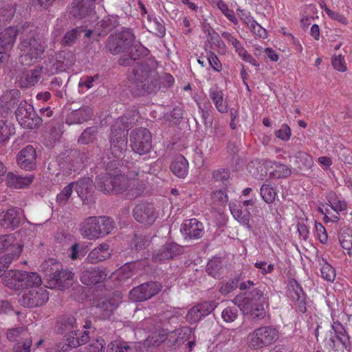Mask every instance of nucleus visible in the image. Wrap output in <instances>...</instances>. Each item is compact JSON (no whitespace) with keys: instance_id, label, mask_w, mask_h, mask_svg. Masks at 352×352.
<instances>
[{"instance_id":"ddd939ff","label":"nucleus","mask_w":352,"mask_h":352,"mask_svg":"<svg viewBox=\"0 0 352 352\" xmlns=\"http://www.w3.org/2000/svg\"><path fill=\"white\" fill-rule=\"evenodd\" d=\"M74 278V274L71 270L63 269L56 270L50 276L45 287L50 289L57 288L60 290H64L72 284Z\"/></svg>"},{"instance_id":"9b49d317","label":"nucleus","mask_w":352,"mask_h":352,"mask_svg":"<svg viewBox=\"0 0 352 352\" xmlns=\"http://www.w3.org/2000/svg\"><path fill=\"white\" fill-rule=\"evenodd\" d=\"M48 299L47 291L44 287H37L25 291L19 301L22 306L32 308L42 306L47 302Z\"/></svg>"},{"instance_id":"c03bdc74","label":"nucleus","mask_w":352,"mask_h":352,"mask_svg":"<svg viewBox=\"0 0 352 352\" xmlns=\"http://www.w3.org/2000/svg\"><path fill=\"white\" fill-rule=\"evenodd\" d=\"M295 162L298 165L299 168L309 169L314 164L312 157L303 151H298L296 153Z\"/></svg>"},{"instance_id":"13d9d810","label":"nucleus","mask_w":352,"mask_h":352,"mask_svg":"<svg viewBox=\"0 0 352 352\" xmlns=\"http://www.w3.org/2000/svg\"><path fill=\"white\" fill-rule=\"evenodd\" d=\"M321 276L326 280L333 282L336 278L334 268L327 263H325L320 270Z\"/></svg>"},{"instance_id":"c85d7f7f","label":"nucleus","mask_w":352,"mask_h":352,"mask_svg":"<svg viewBox=\"0 0 352 352\" xmlns=\"http://www.w3.org/2000/svg\"><path fill=\"white\" fill-rule=\"evenodd\" d=\"M230 209L233 217L241 225L251 229L250 225V212L247 209H243L241 205H236L234 203L230 204Z\"/></svg>"},{"instance_id":"e433bc0d","label":"nucleus","mask_w":352,"mask_h":352,"mask_svg":"<svg viewBox=\"0 0 352 352\" xmlns=\"http://www.w3.org/2000/svg\"><path fill=\"white\" fill-rule=\"evenodd\" d=\"M41 69L36 68L28 71L21 77L20 82L23 87L35 85L41 78Z\"/></svg>"},{"instance_id":"4468645a","label":"nucleus","mask_w":352,"mask_h":352,"mask_svg":"<svg viewBox=\"0 0 352 352\" xmlns=\"http://www.w3.org/2000/svg\"><path fill=\"white\" fill-rule=\"evenodd\" d=\"M289 298L295 303L301 313L307 311V296L299 283L295 280H289L287 285Z\"/></svg>"},{"instance_id":"ea45409f","label":"nucleus","mask_w":352,"mask_h":352,"mask_svg":"<svg viewBox=\"0 0 352 352\" xmlns=\"http://www.w3.org/2000/svg\"><path fill=\"white\" fill-rule=\"evenodd\" d=\"M66 88L67 83H64V81L60 77L52 78L49 84V89L59 98H63L64 95L66 94Z\"/></svg>"},{"instance_id":"6e6d98bb","label":"nucleus","mask_w":352,"mask_h":352,"mask_svg":"<svg viewBox=\"0 0 352 352\" xmlns=\"http://www.w3.org/2000/svg\"><path fill=\"white\" fill-rule=\"evenodd\" d=\"M217 6L231 22L234 24L238 23V20L234 11L230 10L226 3L220 0L217 3Z\"/></svg>"},{"instance_id":"58836bf2","label":"nucleus","mask_w":352,"mask_h":352,"mask_svg":"<svg viewBox=\"0 0 352 352\" xmlns=\"http://www.w3.org/2000/svg\"><path fill=\"white\" fill-rule=\"evenodd\" d=\"M118 307V302L114 298L107 299L98 305L97 309L103 319H107L111 317L113 311Z\"/></svg>"},{"instance_id":"aec40b11","label":"nucleus","mask_w":352,"mask_h":352,"mask_svg":"<svg viewBox=\"0 0 352 352\" xmlns=\"http://www.w3.org/2000/svg\"><path fill=\"white\" fill-rule=\"evenodd\" d=\"M21 221L20 212L15 208H10L0 213V225L1 227L14 230L19 227Z\"/></svg>"},{"instance_id":"cd10ccee","label":"nucleus","mask_w":352,"mask_h":352,"mask_svg":"<svg viewBox=\"0 0 352 352\" xmlns=\"http://www.w3.org/2000/svg\"><path fill=\"white\" fill-rule=\"evenodd\" d=\"M77 327L76 319L73 316H63L57 321V331L60 334L74 333Z\"/></svg>"},{"instance_id":"c756f323","label":"nucleus","mask_w":352,"mask_h":352,"mask_svg":"<svg viewBox=\"0 0 352 352\" xmlns=\"http://www.w3.org/2000/svg\"><path fill=\"white\" fill-rule=\"evenodd\" d=\"M110 255L109 245L102 243L89 252L86 261L89 263H97L108 258Z\"/></svg>"},{"instance_id":"37998d69","label":"nucleus","mask_w":352,"mask_h":352,"mask_svg":"<svg viewBox=\"0 0 352 352\" xmlns=\"http://www.w3.org/2000/svg\"><path fill=\"white\" fill-rule=\"evenodd\" d=\"M248 302L246 304L252 303H268V297L264 294V289L262 287H256L250 292V297Z\"/></svg>"},{"instance_id":"20e7f679","label":"nucleus","mask_w":352,"mask_h":352,"mask_svg":"<svg viewBox=\"0 0 352 352\" xmlns=\"http://www.w3.org/2000/svg\"><path fill=\"white\" fill-rule=\"evenodd\" d=\"M114 228V221L111 218L100 216L89 217L80 224V232L85 239L93 240L103 237Z\"/></svg>"},{"instance_id":"72a5a7b5","label":"nucleus","mask_w":352,"mask_h":352,"mask_svg":"<svg viewBox=\"0 0 352 352\" xmlns=\"http://www.w3.org/2000/svg\"><path fill=\"white\" fill-rule=\"evenodd\" d=\"M333 318V323L331 324V328L334 331L336 339L342 344L344 348L346 349L350 346V337L346 332L344 327L339 322L334 321Z\"/></svg>"},{"instance_id":"a18cd8bd","label":"nucleus","mask_w":352,"mask_h":352,"mask_svg":"<svg viewBox=\"0 0 352 352\" xmlns=\"http://www.w3.org/2000/svg\"><path fill=\"white\" fill-rule=\"evenodd\" d=\"M182 331L181 329H177L168 333L166 332V342L168 346H179L184 342V338L181 336Z\"/></svg>"},{"instance_id":"5fc2aeb1","label":"nucleus","mask_w":352,"mask_h":352,"mask_svg":"<svg viewBox=\"0 0 352 352\" xmlns=\"http://www.w3.org/2000/svg\"><path fill=\"white\" fill-rule=\"evenodd\" d=\"M238 312L239 311L236 307H228L223 310L221 317L225 322H232L237 318Z\"/></svg>"},{"instance_id":"2eb2a0df","label":"nucleus","mask_w":352,"mask_h":352,"mask_svg":"<svg viewBox=\"0 0 352 352\" xmlns=\"http://www.w3.org/2000/svg\"><path fill=\"white\" fill-rule=\"evenodd\" d=\"M135 219L145 225L153 224L156 218L154 206L148 203H140L137 204L133 210Z\"/></svg>"},{"instance_id":"dca6fc26","label":"nucleus","mask_w":352,"mask_h":352,"mask_svg":"<svg viewBox=\"0 0 352 352\" xmlns=\"http://www.w3.org/2000/svg\"><path fill=\"white\" fill-rule=\"evenodd\" d=\"M183 253V247L175 243H167L161 248L155 251L152 259L155 262L162 263L172 259Z\"/></svg>"},{"instance_id":"052dcab7","label":"nucleus","mask_w":352,"mask_h":352,"mask_svg":"<svg viewBox=\"0 0 352 352\" xmlns=\"http://www.w3.org/2000/svg\"><path fill=\"white\" fill-rule=\"evenodd\" d=\"M129 348L126 342L115 340L108 345L107 352H127Z\"/></svg>"},{"instance_id":"69168bd1","label":"nucleus","mask_w":352,"mask_h":352,"mask_svg":"<svg viewBox=\"0 0 352 352\" xmlns=\"http://www.w3.org/2000/svg\"><path fill=\"white\" fill-rule=\"evenodd\" d=\"M217 305L218 303L215 301H207L197 305V307L199 308V310L201 314H203V316L204 318L212 313V311L217 307Z\"/></svg>"},{"instance_id":"1a4fd4ad","label":"nucleus","mask_w":352,"mask_h":352,"mask_svg":"<svg viewBox=\"0 0 352 352\" xmlns=\"http://www.w3.org/2000/svg\"><path fill=\"white\" fill-rule=\"evenodd\" d=\"M130 146L133 151L139 155L146 154L152 148L151 132L146 128H137L130 134Z\"/></svg>"},{"instance_id":"a211bd4d","label":"nucleus","mask_w":352,"mask_h":352,"mask_svg":"<svg viewBox=\"0 0 352 352\" xmlns=\"http://www.w3.org/2000/svg\"><path fill=\"white\" fill-rule=\"evenodd\" d=\"M80 280L85 285H93L103 282L107 277V274L98 267L82 268Z\"/></svg>"},{"instance_id":"4be33fe9","label":"nucleus","mask_w":352,"mask_h":352,"mask_svg":"<svg viewBox=\"0 0 352 352\" xmlns=\"http://www.w3.org/2000/svg\"><path fill=\"white\" fill-rule=\"evenodd\" d=\"M24 271L9 270L5 273L2 278L3 285L12 289H23L24 283Z\"/></svg>"},{"instance_id":"864d4df0","label":"nucleus","mask_w":352,"mask_h":352,"mask_svg":"<svg viewBox=\"0 0 352 352\" xmlns=\"http://www.w3.org/2000/svg\"><path fill=\"white\" fill-rule=\"evenodd\" d=\"M339 241L342 248L346 250L345 254L352 258V235L342 234L339 237Z\"/></svg>"},{"instance_id":"8fccbe9b","label":"nucleus","mask_w":352,"mask_h":352,"mask_svg":"<svg viewBox=\"0 0 352 352\" xmlns=\"http://www.w3.org/2000/svg\"><path fill=\"white\" fill-rule=\"evenodd\" d=\"M74 182L69 183L67 186H65L60 193L56 196V202L59 205H65L71 197Z\"/></svg>"},{"instance_id":"7c9ffc66","label":"nucleus","mask_w":352,"mask_h":352,"mask_svg":"<svg viewBox=\"0 0 352 352\" xmlns=\"http://www.w3.org/2000/svg\"><path fill=\"white\" fill-rule=\"evenodd\" d=\"M267 307L268 303L245 304L243 307V311L246 314L250 315L252 319L263 320L266 316L265 307Z\"/></svg>"},{"instance_id":"f8f14e48","label":"nucleus","mask_w":352,"mask_h":352,"mask_svg":"<svg viewBox=\"0 0 352 352\" xmlns=\"http://www.w3.org/2000/svg\"><path fill=\"white\" fill-rule=\"evenodd\" d=\"M162 289L158 282H148L134 287L129 292V298L136 302H142L151 298Z\"/></svg>"},{"instance_id":"2f4dec72","label":"nucleus","mask_w":352,"mask_h":352,"mask_svg":"<svg viewBox=\"0 0 352 352\" xmlns=\"http://www.w3.org/2000/svg\"><path fill=\"white\" fill-rule=\"evenodd\" d=\"M170 170L178 177H186L188 171L187 160L182 155H177L170 165Z\"/></svg>"},{"instance_id":"6e6552de","label":"nucleus","mask_w":352,"mask_h":352,"mask_svg":"<svg viewBox=\"0 0 352 352\" xmlns=\"http://www.w3.org/2000/svg\"><path fill=\"white\" fill-rule=\"evenodd\" d=\"M23 247L14 234L0 235V254L4 253L1 257L6 263H11L18 258Z\"/></svg>"},{"instance_id":"680f3d73","label":"nucleus","mask_w":352,"mask_h":352,"mask_svg":"<svg viewBox=\"0 0 352 352\" xmlns=\"http://www.w3.org/2000/svg\"><path fill=\"white\" fill-rule=\"evenodd\" d=\"M329 203L331 208L337 212L344 210L346 208V204L344 201L338 199L336 195H331L329 196Z\"/></svg>"},{"instance_id":"b1692460","label":"nucleus","mask_w":352,"mask_h":352,"mask_svg":"<svg viewBox=\"0 0 352 352\" xmlns=\"http://www.w3.org/2000/svg\"><path fill=\"white\" fill-rule=\"evenodd\" d=\"M94 1L81 0L77 3L74 2L71 14L77 19H82L90 15L94 9Z\"/></svg>"},{"instance_id":"473e14b6","label":"nucleus","mask_w":352,"mask_h":352,"mask_svg":"<svg viewBox=\"0 0 352 352\" xmlns=\"http://www.w3.org/2000/svg\"><path fill=\"white\" fill-rule=\"evenodd\" d=\"M116 170L114 173V185H115V193H122L125 191L130 186L132 181L124 174V168L122 170L116 167Z\"/></svg>"},{"instance_id":"a878e982","label":"nucleus","mask_w":352,"mask_h":352,"mask_svg":"<svg viewBox=\"0 0 352 352\" xmlns=\"http://www.w3.org/2000/svg\"><path fill=\"white\" fill-rule=\"evenodd\" d=\"M34 178L32 174L22 176L10 172L6 175V183L10 187L23 188L28 186L33 182Z\"/></svg>"},{"instance_id":"6ab92c4d","label":"nucleus","mask_w":352,"mask_h":352,"mask_svg":"<svg viewBox=\"0 0 352 352\" xmlns=\"http://www.w3.org/2000/svg\"><path fill=\"white\" fill-rule=\"evenodd\" d=\"M19 166L25 170H32L36 168V153L32 145L23 148L17 155Z\"/></svg>"},{"instance_id":"0eeeda50","label":"nucleus","mask_w":352,"mask_h":352,"mask_svg":"<svg viewBox=\"0 0 352 352\" xmlns=\"http://www.w3.org/2000/svg\"><path fill=\"white\" fill-rule=\"evenodd\" d=\"M76 57L70 51H60L49 57L45 62V69L48 75H54L60 72H64L70 67L75 62Z\"/></svg>"},{"instance_id":"a19ab883","label":"nucleus","mask_w":352,"mask_h":352,"mask_svg":"<svg viewBox=\"0 0 352 352\" xmlns=\"http://www.w3.org/2000/svg\"><path fill=\"white\" fill-rule=\"evenodd\" d=\"M24 283L23 289H34L41 287L42 280L41 276L36 272H26L24 271Z\"/></svg>"},{"instance_id":"5701e85b","label":"nucleus","mask_w":352,"mask_h":352,"mask_svg":"<svg viewBox=\"0 0 352 352\" xmlns=\"http://www.w3.org/2000/svg\"><path fill=\"white\" fill-rule=\"evenodd\" d=\"M203 225L196 219L186 220L182 228L183 234L190 239H199L203 235Z\"/></svg>"},{"instance_id":"f704fd0d","label":"nucleus","mask_w":352,"mask_h":352,"mask_svg":"<svg viewBox=\"0 0 352 352\" xmlns=\"http://www.w3.org/2000/svg\"><path fill=\"white\" fill-rule=\"evenodd\" d=\"M97 188L104 193H115L114 173H108L98 177Z\"/></svg>"},{"instance_id":"f03ea898","label":"nucleus","mask_w":352,"mask_h":352,"mask_svg":"<svg viewBox=\"0 0 352 352\" xmlns=\"http://www.w3.org/2000/svg\"><path fill=\"white\" fill-rule=\"evenodd\" d=\"M140 94L151 93L159 84L158 74L147 63H140L133 69L129 76Z\"/></svg>"},{"instance_id":"09e8293b","label":"nucleus","mask_w":352,"mask_h":352,"mask_svg":"<svg viewBox=\"0 0 352 352\" xmlns=\"http://www.w3.org/2000/svg\"><path fill=\"white\" fill-rule=\"evenodd\" d=\"M98 133V128L96 126H91L87 128L78 138V142L81 144H89L96 140Z\"/></svg>"},{"instance_id":"4c0bfd02","label":"nucleus","mask_w":352,"mask_h":352,"mask_svg":"<svg viewBox=\"0 0 352 352\" xmlns=\"http://www.w3.org/2000/svg\"><path fill=\"white\" fill-rule=\"evenodd\" d=\"M93 186V181L89 177L80 178L76 182H74L75 190L78 195L84 198L90 192Z\"/></svg>"},{"instance_id":"603ef678","label":"nucleus","mask_w":352,"mask_h":352,"mask_svg":"<svg viewBox=\"0 0 352 352\" xmlns=\"http://www.w3.org/2000/svg\"><path fill=\"white\" fill-rule=\"evenodd\" d=\"M14 133V128L5 120L0 121V142H4L9 139L10 136Z\"/></svg>"},{"instance_id":"bb28decb","label":"nucleus","mask_w":352,"mask_h":352,"mask_svg":"<svg viewBox=\"0 0 352 352\" xmlns=\"http://www.w3.org/2000/svg\"><path fill=\"white\" fill-rule=\"evenodd\" d=\"M6 336L9 341L16 343L25 341L28 338H32L28 327L25 325L8 329Z\"/></svg>"},{"instance_id":"49530a36","label":"nucleus","mask_w":352,"mask_h":352,"mask_svg":"<svg viewBox=\"0 0 352 352\" xmlns=\"http://www.w3.org/2000/svg\"><path fill=\"white\" fill-rule=\"evenodd\" d=\"M166 331L161 330L152 333L145 340V345L148 346H158L162 342H166Z\"/></svg>"},{"instance_id":"412c9836","label":"nucleus","mask_w":352,"mask_h":352,"mask_svg":"<svg viewBox=\"0 0 352 352\" xmlns=\"http://www.w3.org/2000/svg\"><path fill=\"white\" fill-rule=\"evenodd\" d=\"M94 110L89 106H82L78 109L69 113L66 117L65 122L69 125L82 124L91 119Z\"/></svg>"},{"instance_id":"0e129e2a","label":"nucleus","mask_w":352,"mask_h":352,"mask_svg":"<svg viewBox=\"0 0 352 352\" xmlns=\"http://www.w3.org/2000/svg\"><path fill=\"white\" fill-rule=\"evenodd\" d=\"M274 134L277 138L283 141H287L292 135V131L287 124H283L278 130L275 131Z\"/></svg>"},{"instance_id":"e2e57ef3","label":"nucleus","mask_w":352,"mask_h":352,"mask_svg":"<svg viewBox=\"0 0 352 352\" xmlns=\"http://www.w3.org/2000/svg\"><path fill=\"white\" fill-rule=\"evenodd\" d=\"M32 346V338H28L25 341L16 343L13 346V352H31Z\"/></svg>"},{"instance_id":"3c124183","label":"nucleus","mask_w":352,"mask_h":352,"mask_svg":"<svg viewBox=\"0 0 352 352\" xmlns=\"http://www.w3.org/2000/svg\"><path fill=\"white\" fill-rule=\"evenodd\" d=\"M148 30L157 36L164 37L166 33V28L160 19H155L151 24L147 28Z\"/></svg>"},{"instance_id":"338daca9","label":"nucleus","mask_w":352,"mask_h":352,"mask_svg":"<svg viewBox=\"0 0 352 352\" xmlns=\"http://www.w3.org/2000/svg\"><path fill=\"white\" fill-rule=\"evenodd\" d=\"M100 23L104 32H109L118 25V21L114 16L104 18Z\"/></svg>"},{"instance_id":"774afa93","label":"nucleus","mask_w":352,"mask_h":352,"mask_svg":"<svg viewBox=\"0 0 352 352\" xmlns=\"http://www.w3.org/2000/svg\"><path fill=\"white\" fill-rule=\"evenodd\" d=\"M79 34L76 30H72L67 32L63 37L61 43L63 45L71 46L77 40Z\"/></svg>"},{"instance_id":"de8ad7c7","label":"nucleus","mask_w":352,"mask_h":352,"mask_svg":"<svg viewBox=\"0 0 352 352\" xmlns=\"http://www.w3.org/2000/svg\"><path fill=\"white\" fill-rule=\"evenodd\" d=\"M260 194L262 199L267 204L273 203L277 195L275 189L269 184H263L261 186Z\"/></svg>"},{"instance_id":"9d476101","label":"nucleus","mask_w":352,"mask_h":352,"mask_svg":"<svg viewBox=\"0 0 352 352\" xmlns=\"http://www.w3.org/2000/svg\"><path fill=\"white\" fill-rule=\"evenodd\" d=\"M15 115L19 124L23 128L33 129L42 122L41 118L36 114L33 106L25 100L19 104Z\"/></svg>"},{"instance_id":"bf43d9fd","label":"nucleus","mask_w":352,"mask_h":352,"mask_svg":"<svg viewBox=\"0 0 352 352\" xmlns=\"http://www.w3.org/2000/svg\"><path fill=\"white\" fill-rule=\"evenodd\" d=\"M221 36L225 40H226L233 46V47L235 49V52L237 54L240 53V52L244 49L241 42L236 38L232 36L230 32H223L221 33Z\"/></svg>"},{"instance_id":"393cba45","label":"nucleus","mask_w":352,"mask_h":352,"mask_svg":"<svg viewBox=\"0 0 352 352\" xmlns=\"http://www.w3.org/2000/svg\"><path fill=\"white\" fill-rule=\"evenodd\" d=\"M145 51L146 48L143 45L140 43L136 44L130 50L123 53L124 55L120 58L118 63L122 66H129L143 55Z\"/></svg>"},{"instance_id":"79ce46f5","label":"nucleus","mask_w":352,"mask_h":352,"mask_svg":"<svg viewBox=\"0 0 352 352\" xmlns=\"http://www.w3.org/2000/svg\"><path fill=\"white\" fill-rule=\"evenodd\" d=\"M274 170L270 172V175L273 178H285L291 175L292 170L287 165L274 162L272 166Z\"/></svg>"},{"instance_id":"423d86ee","label":"nucleus","mask_w":352,"mask_h":352,"mask_svg":"<svg viewBox=\"0 0 352 352\" xmlns=\"http://www.w3.org/2000/svg\"><path fill=\"white\" fill-rule=\"evenodd\" d=\"M135 35L129 30L110 35L106 43V47L113 55L125 53L137 43H134Z\"/></svg>"},{"instance_id":"f3484780","label":"nucleus","mask_w":352,"mask_h":352,"mask_svg":"<svg viewBox=\"0 0 352 352\" xmlns=\"http://www.w3.org/2000/svg\"><path fill=\"white\" fill-rule=\"evenodd\" d=\"M21 93L18 89H12L4 93L0 98V116L6 117L11 113L19 102Z\"/></svg>"},{"instance_id":"f257e3e1","label":"nucleus","mask_w":352,"mask_h":352,"mask_svg":"<svg viewBox=\"0 0 352 352\" xmlns=\"http://www.w3.org/2000/svg\"><path fill=\"white\" fill-rule=\"evenodd\" d=\"M135 124L134 115H124L116 120L111 127L109 137L110 149L114 158L107 164V170L119 164L122 159L124 153L126 150L127 139L126 132Z\"/></svg>"},{"instance_id":"7ed1b4c3","label":"nucleus","mask_w":352,"mask_h":352,"mask_svg":"<svg viewBox=\"0 0 352 352\" xmlns=\"http://www.w3.org/2000/svg\"><path fill=\"white\" fill-rule=\"evenodd\" d=\"M46 48L45 43L35 33L24 35L18 45L20 62L26 66L40 60Z\"/></svg>"},{"instance_id":"39448f33","label":"nucleus","mask_w":352,"mask_h":352,"mask_svg":"<svg viewBox=\"0 0 352 352\" xmlns=\"http://www.w3.org/2000/svg\"><path fill=\"white\" fill-rule=\"evenodd\" d=\"M279 338L278 329L272 326L255 329L247 337V343L252 349H260L274 344Z\"/></svg>"},{"instance_id":"c9c22d12","label":"nucleus","mask_w":352,"mask_h":352,"mask_svg":"<svg viewBox=\"0 0 352 352\" xmlns=\"http://www.w3.org/2000/svg\"><path fill=\"white\" fill-rule=\"evenodd\" d=\"M209 96L215 105L216 109L221 113L228 111V106L223 100V94L217 87H211L209 90Z\"/></svg>"},{"instance_id":"4d7b16f0","label":"nucleus","mask_w":352,"mask_h":352,"mask_svg":"<svg viewBox=\"0 0 352 352\" xmlns=\"http://www.w3.org/2000/svg\"><path fill=\"white\" fill-rule=\"evenodd\" d=\"M204 318L203 314L198 308L197 305L192 307L187 313L186 318L190 324L197 323Z\"/></svg>"}]
</instances>
